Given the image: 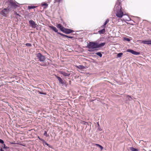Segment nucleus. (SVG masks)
Listing matches in <instances>:
<instances>
[{
    "label": "nucleus",
    "instance_id": "f257e3e1",
    "mask_svg": "<svg viewBox=\"0 0 151 151\" xmlns=\"http://www.w3.org/2000/svg\"><path fill=\"white\" fill-rule=\"evenodd\" d=\"M122 9L120 2L117 1L115 4L113 10L116 16L119 18H121L124 15Z\"/></svg>",
    "mask_w": 151,
    "mask_h": 151
},
{
    "label": "nucleus",
    "instance_id": "f03ea898",
    "mask_svg": "<svg viewBox=\"0 0 151 151\" xmlns=\"http://www.w3.org/2000/svg\"><path fill=\"white\" fill-rule=\"evenodd\" d=\"M86 47L88 49V51L91 52L92 51V49L97 48V42H89L87 45Z\"/></svg>",
    "mask_w": 151,
    "mask_h": 151
},
{
    "label": "nucleus",
    "instance_id": "7ed1b4c3",
    "mask_svg": "<svg viewBox=\"0 0 151 151\" xmlns=\"http://www.w3.org/2000/svg\"><path fill=\"white\" fill-rule=\"evenodd\" d=\"M9 12V9L8 7L6 8H4L0 12L1 15L5 17H8V14Z\"/></svg>",
    "mask_w": 151,
    "mask_h": 151
},
{
    "label": "nucleus",
    "instance_id": "20e7f679",
    "mask_svg": "<svg viewBox=\"0 0 151 151\" xmlns=\"http://www.w3.org/2000/svg\"><path fill=\"white\" fill-rule=\"evenodd\" d=\"M36 56L39 61L40 62H44L46 60V57L42 55L41 53H38L36 54Z\"/></svg>",
    "mask_w": 151,
    "mask_h": 151
},
{
    "label": "nucleus",
    "instance_id": "39448f33",
    "mask_svg": "<svg viewBox=\"0 0 151 151\" xmlns=\"http://www.w3.org/2000/svg\"><path fill=\"white\" fill-rule=\"evenodd\" d=\"M56 77L59 81L60 84H61L62 86H65L66 87H67V85L66 84L65 81L63 80L60 77L57 76H56Z\"/></svg>",
    "mask_w": 151,
    "mask_h": 151
},
{
    "label": "nucleus",
    "instance_id": "423d86ee",
    "mask_svg": "<svg viewBox=\"0 0 151 151\" xmlns=\"http://www.w3.org/2000/svg\"><path fill=\"white\" fill-rule=\"evenodd\" d=\"M30 26L33 28H36L38 26V25L35 23V22L32 20H30L29 22Z\"/></svg>",
    "mask_w": 151,
    "mask_h": 151
},
{
    "label": "nucleus",
    "instance_id": "0eeeda50",
    "mask_svg": "<svg viewBox=\"0 0 151 151\" xmlns=\"http://www.w3.org/2000/svg\"><path fill=\"white\" fill-rule=\"evenodd\" d=\"M127 51L128 52H130L135 55H138L140 54L139 52H136L131 49H128L127 50Z\"/></svg>",
    "mask_w": 151,
    "mask_h": 151
},
{
    "label": "nucleus",
    "instance_id": "6e6552de",
    "mask_svg": "<svg viewBox=\"0 0 151 151\" xmlns=\"http://www.w3.org/2000/svg\"><path fill=\"white\" fill-rule=\"evenodd\" d=\"M9 2L10 5L14 7L17 6H18L17 4H18L17 2H14L13 0H9Z\"/></svg>",
    "mask_w": 151,
    "mask_h": 151
},
{
    "label": "nucleus",
    "instance_id": "1a4fd4ad",
    "mask_svg": "<svg viewBox=\"0 0 151 151\" xmlns=\"http://www.w3.org/2000/svg\"><path fill=\"white\" fill-rule=\"evenodd\" d=\"M74 32V31L73 30L70 29L66 28L64 33L66 34H69L70 33H72Z\"/></svg>",
    "mask_w": 151,
    "mask_h": 151
},
{
    "label": "nucleus",
    "instance_id": "9d476101",
    "mask_svg": "<svg viewBox=\"0 0 151 151\" xmlns=\"http://www.w3.org/2000/svg\"><path fill=\"white\" fill-rule=\"evenodd\" d=\"M142 43L147 45H151V40H143Z\"/></svg>",
    "mask_w": 151,
    "mask_h": 151
},
{
    "label": "nucleus",
    "instance_id": "9b49d317",
    "mask_svg": "<svg viewBox=\"0 0 151 151\" xmlns=\"http://www.w3.org/2000/svg\"><path fill=\"white\" fill-rule=\"evenodd\" d=\"M60 73L65 77L68 76L70 75V74L66 73L63 71H60Z\"/></svg>",
    "mask_w": 151,
    "mask_h": 151
},
{
    "label": "nucleus",
    "instance_id": "f8f14e48",
    "mask_svg": "<svg viewBox=\"0 0 151 151\" xmlns=\"http://www.w3.org/2000/svg\"><path fill=\"white\" fill-rule=\"evenodd\" d=\"M49 28H50L51 29H52V30H53V31H54L55 32H56L58 33V30L57 29V28L55 27H54L53 26H49Z\"/></svg>",
    "mask_w": 151,
    "mask_h": 151
},
{
    "label": "nucleus",
    "instance_id": "ddd939ff",
    "mask_svg": "<svg viewBox=\"0 0 151 151\" xmlns=\"http://www.w3.org/2000/svg\"><path fill=\"white\" fill-rule=\"evenodd\" d=\"M105 42H103L99 44H98V43H97V48L103 47L105 45Z\"/></svg>",
    "mask_w": 151,
    "mask_h": 151
},
{
    "label": "nucleus",
    "instance_id": "4468645a",
    "mask_svg": "<svg viewBox=\"0 0 151 151\" xmlns=\"http://www.w3.org/2000/svg\"><path fill=\"white\" fill-rule=\"evenodd\" d=\"M106 32L105 29L104 28H103V29L99 30L98 32L100 34H104Z\"/></svg>",
    "mask_w": 151,
    "mask_h": 151
},
{
    "label": "nucleus",
    "instance_id": "2eb2a0df",
    "mask_svg": "<svg viewBox=\"0 0 151 151\" xmlns=\"http://www.w3.org/2000/svg\"><path fill=\"white\" fill-rule=\"evenodd\" d=\"M76 67L79 69L81 70H83L85 69L86 68L85 66H84L82 65H79L78 66H77Z\"/></svg>",
    "mask_w": 151,
    "mask_h": 151
},
{
    "label": "nucleus",
    "instance_id": "dca6fc26",
    "mask_svg": "<svg viewBox=\"0 0 151 151\" xmlns=\"http://www.w3.org/2000/svg\"><path fill=\"white\" fill-rule=\"evenodd\" d=\"M126 98L127 101H130L132 99H133L132 97L129 95L127 96H126Z\"/></svg>",
    "mask_w": 151,
    "mask_h": 151
},
{
    "label": "nucleus",
    "instance_id": "f3484780",
    "mask_svg": "<svg viewBox=\"0 0 151 151\" xmlns=\"http://www.w3.org/2000/svg\"><path fill=\"white\" fill-rule=\"evenodd\" d=\"M130 150L131 151H139V150L138 149L135 148L133 147H131L129 148Z\"/></svg>",
    "mask_w": 151,
    "mask_h": 151
},
{
    "label": "nucleus",
    "instance_id": "a211bd4d",
    "mask_svg": "<svg viewBox=\"0 0 151 151\" xmlns=\"http://www.w3.org/2000/svg\"><path fill=\"white\" fill-rule=\"evenodd\" d=\"M56 27L58 28L59 29L61 30L62 28L63 27L60 24H57L56 25Z\"/></svg>",
    "mask_w": 151,
    "mask_h": 151
},
{
    "label": "nucleus",
    "instance_id": "6ab92c4d",
    "mask_svg": "<svg viewBox=\"0 0 151 151\" xmlns=\"http://www.w3.org/2000/svg\"><path fill=\"white\" fill-rule=\"evenodd\" d=\"M124 21H129L131 20L130 19L129 17L128 16H126L125 18L123 19Z\"/></svg>",
    "mask_w": 151,
    "mask_h": 151
},
{
    "label": "nucleus",
    "instance_id": "aec40b11",
    "mask_svg": "<svg viewBox=\"0 0 151 151\" xmlns=\"http://www.w3.org/2000/svg\"><path fill=\"white\" fill-rule=\"evenodd\" d=\"M95 54L96 55L99 56L100 58H101L102 57V55L101 52H96L95 53Z\"/></svg>",
    "mask_w": 151,
    "mask_h": 151
},
{
    "label": "nucleus",
    "instance_id": "412c9836",
    "mask_svg": "<svg viewBox=\"0 0 151 151\" xmlns=\"http://www.w3.org/2000/svg\"><path fill=\"white\" fill-rule=\"evenodd\" d=\"M36 7V6H28V9H34Z\"/></svg>",
    "mask_w": 151,
    "mask_h": 151
},
{
    "label": "nucleus",
    "instance_id": "4be33fe9",
    "mask_svg": "<svg viewBox=\"0 0 151 151\" xmlns=\"http://www.w3.org/2000/svg\"><path fill=\"white\" fill-rule=\"evenodd\" d=\"M122 55L123 53L122 52L119 53L117 55V57L118 58H120L122 57Z\"/></svg>",
    "mask_w": 151,
    "mask_h": 151
},
{
    "label": "nucleus",
    "instance_id": "5701e85b",
    "mask_svg": "<svg viewBox=\"0 0 151 151\" xmlns=\"http://www.w3.org/2000/svg\"><path fill=\"white\" fill-rule=\"evenodd\" d=\"M109 19H107L106 20V21L104 23V25H106H106L107 24V23H108L109 22Z\"/></svg>",
    "mask_w": 151,
    "mask_h": 151
},
{
    "label": "nucleus",
    "instance_id": "b1692460",
    "mask_svg": "<svg viewBox=\"0 0 151 151\" xmlns=\"http://www.w3.org/2000/svg\"><path fill=\"white\" fill-rule=\"evenodd\" d=\"M96 145L97 146H98V147H99L100 148L101 150H102L103 149V147L101 145H100L99 144H96Z\"/></svg>",
    "mask_w": 151,
    "mask_h": 151
},
{
    "label": "nucleus",
    "instance_id": "393cba45",
    "mask_svg": "<svg viewBox=\"0 0 151 151\" xmlns=\"http://www.w3.org/2000/svg\"><path fill=\"white\" fill-rule=\"evenodd\" d=\"M44 135L46 137H48L49 136V135L47 134V132L46 131H44Z\"/></svg>",
    "mask_w": 151,
    "mask_h": 151
},
{
    "label": "nucleus",
    "instance_id": "a878e982",
    "mask_svg": "<svg viewBox=\"0 0 151 151\" xmlns=\"http://www.w3.org/2000/svg\"><path fill=\"white\" fill-rule=\"evenodd\" d=\"M42 143L43 144V145L44 146H45V145H47V143L46 142L44 139L42 141Z\"/></svg>",
    "mask_w": 151,
    "mask_h": 151
},
{
    "label": "nucleus",
    "instance_id": "bb28decb",
    "mask_svg": "<svg viewBox=\"0 0 151 151\" xmlns=\"http://www.w3.org/2000/svg\"><path fill=\"white\" fill-rule=\"evenodd\" d=\"M58 34L60 35H61L62 36L65 37V36H66V35H65L64 34H62L60 32H58Z\"/></svg>",
    "mask_w": 151,
    "mask_h": 151
},
{
    "label": "nucleus",
    "instance_id": "cd10ccee",
    "mask_svg": "<svg viewBox=\"0 0 151 151\" xmlns=\"http://www.w3.org/2000/svg\"><path fill=\"white\" fill-rule=\"evenodd\" d=\"M4 147L3 148L7 150V149L9 148V147L7 146H6L4 144H3Z\"/></svg>",
    "mask_w": 151,
    "mask_h": 151
},
{
    "label": "nucleus",
    "instance_id": "c85d7f7f",
    "mask_svg": "<svg viewBox=\"0 0 151 151\" xmlns=\"http://www.w3.org/2000/svg\"><path fill=\"white\" fill-rule=\"evenodd\" d=\"M38 93H39V94H43V95H46V93H43V92H42L40 91H38Z\"/></svg>",
    "mask_w": 151,
    "mask_h": 151
},
{
    "label": "nucleus",
    "instance_id": "c756f323",
    "mask_svg": "<svg viewBox=\"0 0 151 151\" xmlns=\"http://www.w3.org/2000/svg\"><path fill=\"white\" fill-rule=\"evenodd\" d=\"M65 29H66L64 27H62V28L60 31H61L62 32H64Z\"/></svg>",
    "mask_w": 151,
    "mask_h": 151
},
{
    "label": "nucleus",
    "instance_id": "7c9ffc66",
    "mask_svg": "<svg viewBox=\"0 0 151 151\" xmlns=\"http://www.w3.org/2000/svg\"><path fill=\"white\" fill-rule=\"evenodd\" d=\"M65 37L66 38H69L70 39H73V38H74V37L73 36H70L67 35H66V36H65Z\"/></svg>",
    "mask_w": 151,
    "mask_h": 151
},
{
    "label": "nucleus",
    "instance_id": "2f4dec72",
    "mask_svg": "<svg viewBox=\"0 0 151 151\" xmlns=\"http://www.w3.org/2000/svg\"><path fill=\"white\" fill-rule=\"evenodd\" d=\"M25 45L27 47H31L32 45L30 43H26L25 44Z\"/></svg>",
    "mask_w": 151,
    "mask_h": 151
},
{
    "label": "nucleus",
    "instance_id": "473e14b6",
    "mask_svg": "<svg viewBox=\"0 0 151 151\" xmlns=\"http://www.w3.org/2000/svg\"><path fill=\"white\" fill-rule=\"evenodd\" d=\"M62 0H54V3L58 2L59 3Z\"/></svg>",
    "mask_w": 151,
    "mask_h": 151
},
{
    "label": "nucleus",
    "instance_id": "72a5a7b5",
    "mask_svg": "<svg viewBox=\"0 0 151 151\" xmlns=\"http://www.w3.org/2000/svg\"><path fill=\"white\" fill-rule=\"evenodd\" d=\"M124 40H126L128 42L130 41V39L128 38H124Z\"/></svg>",
    "mask_w": 151,
    "mask_h": 151
},
{
    "label": "nucleus",
    "instance_id": "f704fd0d",
    "mask_svg": "<svg viewBox=\"0 0 151 151\" xmlns=\"http://www.w3.org/2000/svg\"><path fill=\"white\" fill-rule=\"evenodd\" d=\"M47 146L49 147L52 148V145H51L49 144L48 143H47Z\"/></svg>",
    "mask_w": 151,
    "mask_h": 151
},
{
    "label": "nucleus",
    "instance_id": "c9c22d12",
    "mask_svg": "<svg viewBox=\"0 0 151 151\" xmlns=\"http://www.w3.org/2000/svg\"><path fill=\"white\" fill-rule=\"evenodd\" d=\"M47 146L49 147L52 148V145H51L49 144L48 143H47Z\"/></svg>",
    "mask_w": 151,
    "mask_h": 151
},
{
    "label": "nucleus",
    "instance_id": "e433bc0d",
    "mask_svg": "<svg viewBox=\"0 0 151 151\" xmlns=\"http://www.w3.org/2000/svg\"><path fill=\"white\" fill-rule=\"evenodd\" d=\"M42 5V6H46V7H47L48 6V5L47 3H44V4H43Z\"/></svg>",
    "mask_w": 151,
    "mask_h": 151
},
{
    "label": "nucleus",
    "instance_id": "4c0bfd02",
    "mask_svg": "<svg viewBox=\"0 0 151 151\" xmlns=\"http://www.w3.org/2000/svg\"><path fill=\"white\" fill-rule=\"evenodd\" d=\"M0 143L3 144L4 143V141L2 139H0Z\"/></svg>",
    "mask_w": 151,
    "mask_h": 151
},
{
    "label": "nucleus",
    "instance_id": "58836bf2",
    "mask_svg": "<svg viewBox=\"0 0 151 151\" xmlns=\"http://www.w3.org/2000/svg\"><path fill=\"white\" fill-rule=\"evenodd\" d=\"M38 138L40 140H41L42 141L44 140L40 138L39 136H38Z\"/></svg>",
    "mask_w": 151,
    "mask_h": 151
},
{
    "label": "nucleus",
    "instance_id": "ea45409f",
    "mask_svg": "<svg viewBox=\"0 0 151 151\" xmlns=\"http://www.w3.org/2000/svg\"><path fill=\"white\" fill-rule=\"evenodd\" d=\"M101 27L102 28L105 29V28L106 27V25L104 26V24H103V25H102Z\"/></svg>",
    "mask_w": 151,
    "mask_h": 151
},
{
    "label": "nucleus",
    "instance_id": "a19ab883",
    "mask_svg": "<svg viewBox=\"0 0 151 151\" xmlns=\"http://www.w3.org/2000/svg\"><path fill=\"white\" fill-rule=\"evenodd\" d=\"M15 14H16L17 16L20 17V16L17 13V12H16L15 13Z\"/></svg>",
    "mask_w": 151,
    "mask_h": 151
},
{
    "label": "nucleus",
    "instance_id": "79ce46f5",
    "mask_svg": "<svg viewBox=\"0 0 151 151\" xmlns=\"http://www.w3.org/2000/svg\"><path fill=\"white\" fill-rule=\"evenodd\" d=\"M83 124H86V122H84V121H83Z\"/></svg>",
    "mask_w": 151,
    "mask_h": 151
},
{
    "label": "nucleus",
    "instance_id": "37998d69",
    "mask_svg": "<svg viewBox=\"0 0 151 151\" xmlns=\"http://www.w3.org/2000/svg\"><path fill=\"white\" fill-rule=\"evenodd\" d=\"M97 124H98V125L99 126V123H97Z\"/></svg>",
    "mask_w": 151,
    "mask_h": 151
},
{
    "label": "nucleus",
    "instance_id": "c03bdc74",
    "mask_svg": "<svg viewBox=\"0 0 151 151\" xmlns=\"http://www.w3.org/2000/svg\"><path fill=\"white\" fill-rule=\"evenodd\" d=\"M71 82V81H69V83H70Z\"/></svg>",
    "mask_w": 151,
    "mask_h": 151
},
{
    "label": "nucleus",
    "instance_id": "a18cd8bd",
    "mask_svg": "<svg viewBox=\"0 0 151 151\" xmlns=\"http://www.w3.org/2000/svg\"><path fill=\"white\" fill-rule=\"evenodd\" d=\"M99 130L100 131H101V130H100V129H99Z\"/></svg>",
    "mask_w": 151,
    "mask_h": 151
},
{
    "label": "nucleus",
    "instance_id": "49530a36",
    "mask_svg": "<svg viewBox=\"0 0 151 151\" xmlns=\"http://www.w3.org/2000/svg\"><path fill=\"white\" fill-rule=\"evenodd\" d=\"M1 87V86L0 85V87Z\"/></svg>",
    "mask_w": 151,
    "mask_h": 151
}]
</instances>
